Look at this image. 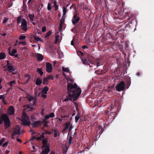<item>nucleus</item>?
<instances>
[{"label": "nucleus", "mask_w": 154, "mask_h": 154, "mask_svg": "<svg viewBox=\"0 0 154 154\" xmlns=\"http://www.w3.org/2000/svg\"><path fill=\"white\" fill-rule=\"evenodd\" d=\"M69 9H67V6H63V16L66 15V12L68 11Z\"/></svg>", "instance_id": "nucleus-23"}, {"label": "nucleus", "mask_w": 154, "mask_h": 154, "mask_svg": "<svg viewBox=\"0 0 154 154\" xmlns=\"http://www.w3.org/2000/svg\"><path fill=\"white\" fill-rule=\"evenodd\" d=\"M116 90L118 91H123L125 89V84L123 81H121L116 87Z\"/></svg>", "instance_id": "nucleus-7"}, {"label": "nucleus", "mask_w": 154, "mask_h": 154, "mask_svg": "<svg viewBox=\"0 0 154 154\" xmlns=\"http://www.w3.org/2000/svg\"><path fill=\"white\" fill-rule=\"evenodd\" d=\"M12 88L11 87L8 88L6 90L7 93H8L11 89H12Z\"/></svg>", "instance_id": "nucleus-59"}, {"label": "nucleus", "mask_w": 154, "mask_h": 154, "mask_svg": "<svg viewBox=\"0 0 154 154\" xmlns=\"http://www.w3.org/2000/svg\"><path fill=\"white\" fill-rule=\"evenodd\" d=\"M46 31V27L45 26L42 27V31L43 32H44Z\"/></svg>", "instance_id": "nucleus-54"}, {"label": "nucleus", "mask_w": 154, "mask_h": 154, "mask_svg": "<svg viewBox=\"0 0 154 154\" xmlns=\"http://www.w3.org/2000/svg\"><path fill=\"white\" fill-rule=\"evenodd\" d=\"M131 85V81L130 80L127 81V84L126 85L127 88H128Z\"/></svg>", "instance_id": "nucleus-44"}, {"label": "nucleus", "mask_w": 154, "mask_h": 154, "mask_svg": "<svg viewBox=\"0 0 154 154\" xmlns=\"http://www.w3.org/2000/svg\"><path fill=\"white\" fill-rule=\"evenodd\" d=\"M48 142V141L46 138L43 139L42 140V148H45V147H50V145Z\"/></svg>", "instance_id": "nucleus-9"}, {"label": "nucleus", "mask_w": 154, "mask_h": 154, "mask_svg": "<svg viewBox=\"0 0 154 154\" xmlns=\"http://www.w3.org/2000/svg\"><path fill=\"white\" fill-rule=\"evenodd\" d=\"M44 119H46V120H47L49 119L50 117H49L48 115H46L44 117Z\"/></svg>", "instance_id": "nucleus-53"}, {"label": "nucleus", "mask_w": 154, "mask_h": 154, "mask_svg": "<svg viewBox=\"0 0 154 154\" xmlns=\"http://www.w3.org/2000/svg\"><path fill=\"white\" fill-rule=\"evenodd\" d=\"M16 83V82L15 81V80L11 81L9 82V86H10L11 87H13V84H15Z\"/></svg>", "instance_id": "nucleus-38"}, {"label": "nucleus", "mask_w": 154, "mask_h": 154, "mask_svg": "<svg viewBox=\"0 0 154 154\" xmlns=\"http://www.w3.org/2000/svg\"><path fill=\"white\" fill-rule=\"evenodd\" d=\"M28 17L30 18L31 21L32 22L33 21L34 19V15L33 14H29Z\"/></svg>", "instance_id": "nucleus-35"}, {"label": "nucleus", "mask_w": 154, "mask_h": 154, "mask_svg": "<svg viewBox=\"0 0 154 154\" xmlns=\"http://www.w3.org/2000/svg\"><path fill=\"white\" fill-rule=\"evenodd\" d=\"M14 109L13 106H10L8 110V113L9 115H13L14 114Z\"/></svg>", "instance_id": "nucleus-10"}, {"label": "nucleus", "mask_w": 154, "mask_h": 154, "mask_svg": "<svg viewBox=\"0 0 154 154\" xmlns=\"http://www.w3.org/2000/svg\"><path fill=\"white\" fill-rule=\"evenodd\" d=\"M17 52V50L16 49H13L12 51L9 49V54L11 56H13V55Z\"/></svg>", "instance_id": "nucleus-24"}, {"label": "nucleus", "mask_w": 154, "mask_h": 154, "mask_svg": "<svg viewBox=\"0 0 154 154\" xmlns=\"http://www.w3.org/2000/svg\"><path fill=\"white\" fill-rule=\"evenodd\" d=\"M77 54L79 56H83L84 55V53L80 51H77Z\"/></svg>", "instance_id": "nucleus-42"}, {"label": "nucleus", "mask_w": 154, "mask_h": 154, "mask_svg": "<svg viewBox=\"0 0 154 154\" xmlns=\"http://www.w3.org/2000/svg\"><path fill=\"white\" fill-rule=\"evenodd\" d=\"M79 15V13H78V12L76 11L75 13L74 14L72 19V22L73 25H75L80 20V18L78 16Z\"/></svg>", "instance_id": "nucleus-6"}, {"label": "nucleus", "mask_w": 154, "mask_h": 154, "mask_svg": "<svg viewBox=\"0 0 154 154\" xmlns=\"http://www.w3.org/2000/svg\"><path fill=\"white\" fill-rule=\"evenodd\" d=\"M72 136H70L69 137V141H68V143L69 144L73 143V142H72Z\"/></svg>", "instance_id": "nucleus-43"}, {"label": "nucleus", "mask_w": 154, "mask_h": 154, "mask_svg": "<svg viewBox=\"0 0 154 154\" xmlns=\"http://www.w3.org/2000/svg\"><path fill=\"white\" fill-rule=\"evenodd\" d=\"M68 92L65 98L64 101H67L69 100L70 101H76L80 95L81 93V90L77 84L75 83L73 84L68 83L67 85Z\"/></svg>", "instance_id": "nucleus-1"}, {"label": "nucleus", "mask_w": 154, "mask_h": 154, "mask_svg": "<svg viewBox=\"0 0 154 154\" xmlns=\"http://www.w3.org/2000/svg\"><path fill=\"white\" fill-rule=\"evenodd\" d=\"M49 79L47 78V77L46 78H44L43 80V85H47L48 83V81Z\"/></svg>", "instance_id": "nucleus-25"}, {"label": "nucleus", "mask_w": 154, "mask_h": 154, "mask_svg": "<svg viewBox=\"0 0 154 154\" xmlns=\"http://www.w3.org/2000/svg\"><path fill=\"white\" fill-rule=\"evenodd\" d=\"M3 122H4L5 129L8 128L11 126V121L7 114L6 113L3 114L0 116V125L2 124Z\"/></svg>", "instance_id": "nucleus-2"}, {"label": "nucleus", "mask_w": 154, "mask_h": 154, "mask_svg": "<svg viewBox=\"0 0 154 154\" xmlns=\"http://www.w3.org/2000/svg\"><path fill=\"white\" fill-rule=\"evenodd\" d=\"M20 22L21 24L20 27L22 30L26 32L29 29V27L27 26L26 20L25 19H22V17L21 16H20L17 17V23L18 24Z\"/></svg>", "instance_id": "nucleus-3"}, {"label": "nucleus", "mask_w": 154, "mask_h": 154, "mask_svg": "<svg viewBox=\"0 0 154 154\" xmlns=\"http://www.w3.org/2000/svg\"><path fill=\"white\" fill-rule=\"evenodd\" d=\"M26 98L28 99L29 102H31L32 100H33L32 106H34L36 102V100L34 97L29 96L26 97Z\"/></svg>", "instance_id": "nucleus-13"}, {"label": "nucleus", "mask_w": 154, "mask_h": 154, "mask_svg": "<svg viewBox=\"0 0 154 154\" xmlns=\"http://www.w3.org/2000/svg\"><path fill=\"white\" fill-rule=\"evenodd\" d=\"M135 17L134 15H131L128 18V21L129 24H132L136 22L135 20Z\"/></svg>", "instance_id": "nucleus-11"}, {"label": "nucleus", "mask_w": 154, "mask_h": 154, "mask_svg": "<svg viewBox=\"0 0 154 154\" xmlns=\"http://www.w3.org/2000/svg\"><path fill=\"white\" fill-rule=\"evenodd\" d=\"M49 88L47 86H45L42 89V92L44 94H46Z\"/></svg>", "instance_id": "nucleus-21"}, {"label": "nucleus", "mask_w": 154, "mask_h": 154, "mask_svg": "<svg viewBox=\"0 0 154 154\" xmlns=\"http://www.w3.org/2000/svg\"><path fill=\"white\" fill-rule=\"evenodd\" d=\"M54 137H56L58 135H59L60 133L59 131L58 130H57V129H54Z\"/></svg>", "instance_id": "nucleus-29"}, {"label": "nucleus", "mask_w": 154, "mask_h": 154, "mask_svg": "<svg viewBox=\"0 0 154 154\" xmlns=\"http://www.w3.org/2000/svg\"><path fill=\"white\" fill-rule=\"evenodd\" d=\"M59 37V35H56L55 36V44H57V42L59 41L58 38Z\"/></svg>", "instance_id": "nucleus-40"}, {"label": "nucleus", "mask_w": 154, "mask_h": 154, "mask_svg": "<svg viewBox=\"0 0 154 154\" xmlns=\"http://www.w3.org/2000/svg\"><path fill=\"white\" fill-rule=\"evenodd\" d=\"M20 128H15L13 133L12 134V138H14V136L15 134H19L20 133Z\"/></svg>", "instance_id": "nucleus-18"}, {"label": "nucleus", "mask_w": 154, "mask_h": 154, "mask_svg": "<svg viewBox=\"0 0 154 154\" xmlns=\"http://www.w3.org/2000/svg\"><path fill=\"white\" fill-rule=\"evenodd\" d=\"M45 134V133H42V134L40 135V136L39 137H38L36 138V139L37 140H41L42 139L44 138L45 137L44 135Z\"/></svg>", "instance_id": "nucleus-31"}, {"label": "nucleus", "mask_w": 154, "mask_h": 154, "mask_svg": "<svg viewBox=\"0 0 154 154\" xmlns=\"http://www.w3.org/2000/svg\"><path fill=\"white\" fill-rule=\"evenodd\" d=\"M5 138H2L0 140V146L2 145L5 141Z\"/></svg>", "instance_id": "nucleus-50"}, {"label": "nucleus", "mask_w": 154, "mask_h": 154, "mask_svg": "<svg viewBox=\"0 0 154 154\" xmlns=\"http://www.w3.org/2000/svg\"><path fill=\"white\" fill-rule=\"evenodd\" d=\"M55 6V10L56 11H57L58 9V6L57 5H56L55 6Z\"/></svg>", "instance_id": "nucleus-62"}, {"label": "nucleus", "mask_w": 154, "mask_h": 154, "mask_svg": "<svg viewBox=\"0 0 154 154\" xmlns=\"http://www.w3.org/2000/svg\"><path fill=\"white\" fill-rule=\"evenodd\" d=\"M64 18L63 17V16L60 20V28H61L62 27L64 21Z\"/></svg>", "instance_id": "nucleus-28"}, {"label": "nucleus", "mask_w": 154, "mask_h": 154, "mask_svg": "<svg viewBox=\"0 0 154 154\" xmlns=\"http://www.w3.org/2000/svg\"><path fill=\"white\" fill-rule=\"evenodd\" d=\"M40 123V121L39 120L33 122L32 123V127L33 128H35Z\"/></svg>", "instance_id": "nucleus-20"}, {"label": "nucleus", "mask_w": 154, "mask_h": 154, "mask_svg": "<svg viewBox=\"0 0 154 154\" xmlns=\"http://www.w3.org/2000/svg\"><path fill=\"white\" fill-rule=\"evenodd\" d=\"M18 44L19 45H20L21 44H22L24 46L26 45V42L25 41L23 42H19Z\"/></svg>", "instance_id": "nucleus-47"}, {"label": "nucleus", "mask_w": 154, "mask_h": 154, "mask_svg": "<svg viewBox=\"0 0 154 154\" xmlns=\"http://www.w3.org/2000/svg\"><path fill=\"white\" fill-rule=\"evenodd\" d=\"M7 20H8V19H7L6 18H5L4 19V20L3 21V22L4 23H6V22H7Z\"/></svg>", "instance_id": "nucleus-64"}, {"label": "nucleus", "mask_w": 154, "mask_h": 154, "mask_svg": "<svg viewBox=\"0 0 154 154\" xmlns=\"http://www.w3.org/2000/svg\"><path fill=\"white\" fill-rule=\"evenodd\" d=\"M33 106L32 104L31 103H30L29 104L27 105V108H30L31 106Z\"/></svg>", "instance_id": "nucleus-58"}, {"label": "nucleus", "mask_w": 154, "mask_h": 154, "mask_svg": "<svg viewBox=\"0 0 154 154\" xmlns=\"http://www.w3.org/2000/svg\"><path fill=\"white\" fill-rule=\"evenodd\" d=\"M23 117L25 119H27L28 118V117L26 115L25 113H24L23 115Z\"/></svg>", "instance_id": "nucleus-61"}, {"label": "nucleus", "mask_w": 154, "mask_h": 154, "mask_svg": "<svg viewBox=\"0 0 154 154\" xmlns=\"http://www.w3.org/2000/svg\"><path fill=\"white\" fill-rule=\"evenodd\" d=\"M7 64L6 66L7 68L4 70L5 71H6L7 70L9 71L10 72H13L12 74L14 75L16 74V73L13 72L15 71V69L14 68V65L12 63H9L8 60H6Z\"/></svg>", "instance_id": "nucleus-5"}, {"label": "nucleus", "mask_w": 154, "mask_h": 154, "mask_svg": "<svg viewBox=\"0 0 154 154\" xmlns=\"http://www.w3.org/2000/svg\"><path fill=\"white\" fill-rule=\"evenodd\" d=\"M51 4L50 3H48V5L47 9L48 11H50L51 8Z\"/></svg>", "instance_id": "nucleus-46"}, {"label": "nucleus", "mask_w": 154, "mask_h": 154, "mask_svg": "<svg viewBox=\"0 0 154 154\" xmlns=\"http://www.w3.org/2000/svg\"><path fill=\"white\" fill-rule=\"evenodd\" d=\"M107 72V70L106 69H104L100 70V69L96 70L95 71V73H97V74L99 75H102L105 74Z\"/></svg>", "instance_id": "nucleus-14"}, {"label": "nucleus", "mask_w": 154, "mask_h": 154, "mask_svg": "<svg viewBox=\"0 0 154 154\" xmlns=\"http://www.w3.org/2000/svg\"><path fill=\"white\" fill-rule=\"evenodd\" d=\"M47 77L49 80L51 79V80H53L54 79V76L52 75H48Z\"/></svg>", "instance_id": "nucleus-41"}, {"label": "nucleus", "mask_w": 154, "mask_h": 154, "mask_svg": "<svg viewBox=\"0 0 154 154\" xmlns=\"http://www.w3.org/2000/svg\"><path fill=\"white\" fill-rule=\"evenodd\" d=\"M34 39L37 41H42V39L41 38L39 37H36L35 36H34Z\"/></svg>", "instance_id": "nucleus-39"}, {"label": "nucleus", "mask_w": 154, "mask_h": 154, "mask_svg": "<svg viewBox=\"0 0 154 154\" xmlns=\"http://www.w3.org/2000/svg\"><path fill=\"white\" fill-rule=\"evenodd\" d=\"M51 33L52 32L50 30L49 31L45 34V38H49V36L51 35Z\"/></svg>", "instance_id": "nucleus-32"}, {"label": "nucleus", "mask_w": 154, "mask_h": 154, "mask_svg": "<svg viewBox=\"0 0 154 154\" xmlns=\"http://www.w3.org/2000/svg\"><path fill=\"white\" fill-rule=\"evenodd\" d=\"M70 122H66L65 125V128L68 129L70 125Z\"/></svg>", "instance_id": "nucleus-37"}, {"label": "nucleus", "mask_w": 154, "mask_h": 154, "mask_svg": "<svg viewBox=\"0 0 154 154\" xmlns=\"http://www.w3.org/2000/svg\"><path fill=\"white\" fill-rule=\"evenodd\" d=\"M103 131V129L100 125H99L97 130L96 132L97 134L100 133L101 134Z\"/></svg>", "instance_id": "nucleus-19"}, {"label": "nucleus", "mask_w": 154, "mask_h": 154, "mask_svg": "<svg viewBox=\"0 0 154 154\" xmlns=\"http://www.w3.org/2000/svg\"><path fill=\"white\" fill-rule=\"evenodd\" d=\"M67 130H68V129H66V128H64L62 131V132L63 133H64L65 132H67Z\"/></svg>", "instance_id": "nucleus-57"}, {"label": "nucleus", "mask_w": 154, "mask_h": 154, "mask_svg": "<svg viewBox=\"0 0 154 154\" xmlns=\"http://www.w3.org/2000/svg\"><path fill=\"white\" fill-rule=\"evenodd\" d=\"M42 120V121L41 122L42 124H43L44 123H45V122H47V121L45 119H43Z\"/></svg>", "instance_id": "nucleus-56"}, {"label": "nucleus", "mask_w": 154, "mask_h": 154, "mask_svg": "<svg viewBox=\"0 0 154 154\" xmlns=\"http://www.w3.org/2000/svg\"><path fill=\"white\" fill-rule=\"evenodd\" d=\"M108 114V117L107 118L109 120V121L111 122H112V121L113 120H114V119H115V118L114 117L112 116H110Z\"/></svg>", "instance_id": "nucleus-34"}, {"label": "nucleus", "mask_w": 154, "mask_h": 154, "mask_svg": "<svg viewBox=\"0 0 154 154\" xmlns=\"http://www.w3.org/2000/svg\"><path fill=\"white\" fill-rule=\"evenodd\" d=\"M87 58L90 63H91L92 64H94V66L96 65V64H95L96 60L93 57L89 54H88L87 55Z\"/></svg>", "instance_id": "nucleus-8"}, {"label": "nucleus", "mask_w": 154, "mask_h": 154, "mask_svg": "<svg viewBox=\"0 0 154 154\" xmlns=\"http://www.w3.org/2000/svg\"><path fill=\"white\" fill-rule=\"evenodd\" d=\"M82 60L83 62V63L84 64L89 65L90 67H91V66L90 65V63H89V61L88 59V58H86L83 57L82 59Z\"/></svg>", "instance_id": "nucleus-15"}, {"label": "nucleus", "mask_w": 154, "mask_h": 154, "mask_svg": "<svg viewBox=\"0 0 154 154\" xmlns=\"http://www.w3.org/2000/svg\"><path fill=\"white\" fill-rule=\"evenodd\" d=\"M37 72L40 74L41 76H42L43 74V72L42 71V68H38L37 70Z\"/></svg>", "instance_id": "nucleus-33"}, {"label": "nucleus", "mask_w": 154, "mask_h": 154, "mask_svg": "<svg viewBox=\"0 0 154 154\" xmlns=\"http://www.w3.org/2000/svg\"><path fill=\"white\" fill-rule=\"evenodd\" d=\"M48 116L50 118H53L55 116L53 112L51 113Z\"/></svg>", "instance_id": "nucleus-49"}, {"label": "nucleus", "mask_w": 154, "mask_h": 154, "mask_svg": "<svg viewBox=\"0 0 154 154\" xmlns=\"http://www.w3.org/2000/svg\"><path fill=\"white\" fill-rule=\"evenodd\" d=\"M97 64L96 68L98 67L101 65H102V64L99 62V59H97L95 60V64Z\"/></svg>", "instance_id": "nucleus-27"}, {"label": "nucleus", "mask_w": 154, "mask_h": 154, "mask_svg": "<svg viewBox=\"0 0 154 154\" xmlns=\"http://www.w3.org/2000/svg\"><path fill=\"white\" fill-rule=\"evenodd\" d=\"M9 143L8 142H6L4 143L2 145V146L3 147H5L6 146H7Z\"/></svg>", "instance_id": "nucleus-51"}, {"label": "nucleus", "mask_w": 154, "mask_h": 154, "mask_svg": "<svg viewBox=\"0 0 154 154\" xmlns=\"http://www.w3.org/2000/svg\"><path fill=\"white\" fill-rule=\"evenodd\" d=\"M41 96L42 97L44 98V99H45L47 97L46 95H45V94H44L43 93L41 95Z\"/></svg>", "instance_id": "nucleus-55"}, {"label": "nucleus", "mask_w": 154, "mask_h": 154, "mask_svg": "<svg viewBox=\"0 0 154 154\" xmlns=\"http://www.w3.org/2000/svg\"><path fill=\"white\" fill-rule=\"evenodd\" d=\"M62 69L64 72H69V70L68 68H65L64 67H63Z\"/></svg>", "instance_id": "nucleus-36"}, {"label": "nucleus", "mask_w": 154, "mask_h": 154, "mask_svg": "<svg viewBox=\"0 0 154 154\" xmlns=\"http://www.w3.org/2000/svg\"><path fill=\"white\" fill-rule=\"evenodd\" d=\"M43 149L40 154H48L50 151V147H45Z\"/></svg>", "instance_id": "nucleus-16"}, {"label": "nucleus", "mask_w": 154, "mask_h": 154, "mask_svg": "<svg viewBox=\"0 0 154 154\" xmlns=\"http://www.w3.org/2000/svg\"><path fill=\"white\" fill-rule=\"evenodd\" d=\"M116 109L117 107L115 106L114 103H111L108 108V110L106 111L105 113L115 118L116 115L117 114Z\"/></svg>", "instance_id": "nucleus-4"}, {"label": "nucleus", "mask_w": 154, "mask_h": 154, "mask_svg": "<svg viewBox=\"0 0 154 154\" xmlns=\"http://www.w3.org/2000/svg\"><path fill=\"white\" fill-rule=\"evenodd\" d=\"M17 141H18L19 142H20V143L22 142V140L18 138H17Z\"/></svg>", "instance_id": "nucleus-63"}, {"label": "nucleus", "mask_w": 154, "mask_h": 154, "mask_svg": "<svg viewBox=\"0 0 154 154\" xmlns=\"http://www.w3.org/2000/svg\"><path fill=\"white\" fill-rule=\"evenodd\" d=\"M26 38V36L24 35H20L19 37V39L20 40H23L25 39Z\"/></svg>", "instance_id": "nucleus-45"}, {"label": "nucleus", "mask_w": 154, "mask_h": 154, "mask_svg": "<svg viewBox=\"0 0 154 154\" xmlns=\"http://www.w3.org/2000/svg\"><path fill=\"white\" fill-rule=\"evenodd\" d=\"M52 67L51 64L49 62L46 63V69L47 72L50 73L52 71Z\"/></svg>", "instance_id": "nucleus-12"}, {"label": "nucleus", "mask_w": 154, "mask_h": 154, "mask_svg": "<svg viewBox=\"0 0 154 154\" xmlns=\"http://www.w3.org/2000/svg\"><path fill=\"white\" fill-rule=\"evenodd\" d=\"M6 57V56L5 53L2 52L0 53V60L5 59Z\"/></svg>", "instance_id": "nucleus-30"}, {"label": "nucleus", "mask_w": 154, "mask_h": 154, "mask_svg": "<svg viewBox=\"0 0 154 154\" xmlns=\"http://www.w3.org/2000/svg\"><path fill=\"white\" fill-rule=\"evenodd\" d=\"M6 96L4 97V98L2 99V101L5 104H7V102L6 101V100H5V98Z\"/></svg>", "instance_id": "nucleus-52"}, {"label": "nucleus", "mask_w": 154, "mask_h": 154, "mask_svg": "<svg viewBox=\"0 0 154 154\" xmlns=\"http://www.w3.org/2000/svg\"><path fill=\"white\" fill-rule=\"evenodd\" d=\"M72 128H73L72 126V125H71L70 126V127H69V132H70L71 131V130L72 129Z\"/></svg>", "instance_id": "nucleus-60"}, {"label": "nucleus", "mask_w": 154, "mask_h": 154, "mask_svg": "<svg viewBox=\"0 0 154 154\" xmlns=\"http://www.w3.org/2000/svg\"><path fill=\"white\" fill-rule=\"evenodd\" d=\"M36 85H39L42 83V80L39 78H38L35 82Z\"/></svg>", "instance_id": "nucleus-26"}, {"label": "nucleus", "mask_w": 154, "mask_h": 154, "mask_svg": "<svg viewBox=\"0 0 154 154\" xmlns=\"http://www.w3.org/2000/svg\"><path fill=\"white\" fill-rule=\"evenodd\" d=\"M79 118V116L77 115L75 117V122L77 123L78 122V121Z\"/></svg>", "instance_id": "nucleus-48"}, {"label": "nucleus", "mask_w": 154, "mask_h": 154, "mask_svg": "<svg viewBox=\"0 0 154 154\" xmlns=\"http://www.w3.org/2000/svg\"><path fill=\"white\" fill-rule=\"evenodd\" d=\"M21 121L23 123V124L24 125H27L30 126V122L29 121H28L26 120L25 119H23L21 120Z\"/></svg>", "instance_id": "nucleus-17"}, {"label": "nucleus", "mask_w": 154, "mask_h": 154, "mask_svg": "<svg viewBox=\"0 0 154 154\" xmlns=\"http://www.w3.org/2000/svg\"><path fill=\"white\" fill-rule=\"evenodd\" d=\"M36 57L37 60L38 61L42 60L43 59V55L37 53Z\"/></svg>", "instance_id": "nucleus-22"}]
</instances>
